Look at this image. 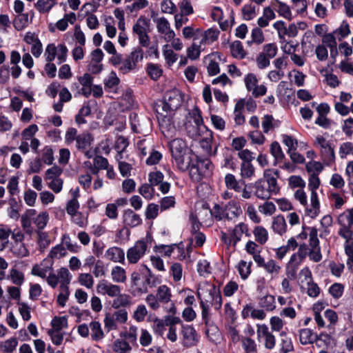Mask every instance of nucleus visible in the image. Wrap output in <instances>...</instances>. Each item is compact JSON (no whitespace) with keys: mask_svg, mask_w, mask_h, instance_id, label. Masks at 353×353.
I'll return each instance as SVG.
<instances>
[{"mask_svg":"<svg viewBox=\"0 0 353 353\" xmlns=\"http://www.w3.org/2000/svg\"><path fill=\"white\" fill-rule=\"evenodd\" d=\"M335 142L326 132L315 137L314 147L318 150L322 160L327 165H331L335 161Z\"/></svg>","mask_w":353,"mask_h":353,"instance_id":"1","label":"nucleus"},{"mask_svg":"<svg viewBox=\"0 0 353 353\" xmlns=\"http://www.w3.org/2000/svg\"><path fill=\"white\" fill-rule=\"evenodd\" d=\"M210 212L217 221H232L241 215L243 211L239 201L232 199L222 205H215Z\"/></svg>","mask_w":353,"mask_h":353,"instance_id":"2","label":"nucleus"},{"mask_svg":"<svg viewBox=\"0 0 353 353\" xmlns=\"http://www.w3.org/2000/svg\"><path fill=\"white\" fill-rule=\"evenodd\" d=\"M197 296L200 302L211 303L216 310L222 305V297L219 290L208 281L200 282L197 289Z\"/></svg>","mask_w":353,"mask_h":353,"instance_id":"3","label":"nucleus"},{"mask_svg":"<svg viewBox=\"0 0 353 353\" xmlns=\"http://www.w3.org/2000/svg\"><path fill=\"white\" fill-rule=\"evenodd\" d=\"M294 199L304 208V214L311 219H315L320 213V201L318 195L310 194V201L304 190H296L294 193Z\"/></svg>","mask_w":353,"mask_h":353,"instance_id":"4","label":"nucleus"},{"mask_svg":"<svg viewBox=\"0 0 353 353\" xmlns=\"http://www.w3.org/2000/svg\"><path fill=\"white\" fill-rule=\"evenodd\" d=\"M249 188L253 190L255 196L262 200L268 199L272 194H276L279 192V186L275 185L272 180L269 184L265 179H258L250 183Z\"/></svg>","mask_w":353,"mask_h":353,"instance_id":"5","label":"nucleus"},{"mask_svg":"<svg viewBox=\"0 0 353 353\" xmlns=\"http://www.w3.org/2000/svg\"><path fill=\"white\" fill-rule=\"evenodd\" d=\"M172 159L179 170L185 172L188 170H190L192 176L196 174L200 175L198 169L199 162L196 156L192 152L191 150L188 152H185L183 154L176 156Z\"/></svg>","mask_w":353,"mask_h":353,"instance_id":"6","label":"nucleus"},{"mask_svg":"<svg viewBox=\"0 0 353 353\" xmlns=\"http://www.w3.org/2000/svg\"><path fill=\"white\" fill-rule=\"evenodd\" d=\"M72 278V274L68 269L62 267L57 270V273H52L48 278L47 283L52 288H55L60 284L59 288H69V285Z\"/></svg>","mask_w":353,"mask_h":353,"instance_id":"7","label":"nucleus"},{"mask_svg":"<svg viewBox=\"0 0 353 353\" xmlns=\"http://www.w3.org/2000/svg\"><path fill=\"white\" fill-rule=\"evenodd\" d=\"M150 22L145 17H139L132 27V32L137 35L139 44L148 47L150 43L148 35Z\"/></svg>","mask_w":353,"mask_h":353,"instance_id":"8","label":"nucleus"},{"mask_svg":"<svg viewBox=\"0 0 353 353\" xmlns=\"http://www.w3.org/2000/svg\"><path fill=\"white\" fill-rule=\"evenodd\" d=\"M181 92L178 89H173L168 91L162 102L161 110L174 112L182 103Z\"/></svg>","mask_w":353,"mask_h":353,"instance_id":"9","label":"nucleus"},{"mask_svg":"<svg viewBox=\"0 0 353 353\" xmlns=\"http://www.w3.org/2000/svg\"><path fill=\"white\" fill-rule=\"evenodd\" d=\"M143 50L140 47H136L132 49L130 54L123 60L122 65L119 67V70L123 74L134 70L138 63L143 59Z\"/></svg>","mask_w":353,"mask_h":353,"instance_id":"10","label":"nucleus"},{"mask_svg":"<svg viewBox=\"0 0 353 353\" xmlns=\"http://www.w3.org/2000/svg\"><path fill=\"white\" fill-rule=\"evenodd\" d=\"M148 241L143 239L135 242L133 246L130 247L126 252L128 262L135 264L142 259L148 250Z\"/></svg>","mask_w":353,"mask_h":353,"instance_id":"11","label":"nucleus"},{"mask_svg":"<svg viewBox=\"0 0 353 353\" xmlns=\"http://www.w3.org/2000/svg\"><path fill=\"white\" fill-rule=\"evenodd\" d=\"M259 80L253 73H248L244 77V83L248 92H250L254 98L265 95L267 92V87L265 85H259Z\"/></svg>","mask_w":353,"mask_h":353,"instance_id":"12","label":"nucleus"},{"mask_svg":"<svg viewBox=\"0 0 353 353\" xmlns=\"http://www.w3.org/2000/svg\"><path fill=\"white\" fill-rule=\"evenodd\" d=\"M256 327L259 341L263 342L267 349H273L276 344V339L272 333L269 331L268 327L265 324H257Z\"/></svg>","mask_w":353,"mask_h":353,"instance_id":"13","label":"nucleus"},{"mask_svg":"<svg viewBox=\"0 0 353 353\" xmlns=\"http://www.w3.org/2000/svg\"><path fill=\"white\" fill-rule=\"evenodd\" d=\"M97 292L101 295L114 298L119 295L121 292V288L117 284H114L107 280L103 279L99 281L97 285Z\"/></svg>","mask_w":353,"mask_h":353,"instance_id":"14","label":"nucleus"},{"mask_svg":"<svg viewBox=\"0 0 353 353\" xmlns=\"http://www.w3.org/2000/svg\"><path fill=\"white\" fill-rule=\"evenodd\" d=\"M157 119L161 132L165 136L169 135L170 132H172L174 130V124L172 122V115L174 112L162 110L160 112L159 110H157Z\"/></svg>","mask_w":353,"mask_h":353,"instance_id":"15","label":"nucleus"},{"mask_svg":"<svg viewBox=\"0 0 353 353\" xmlns=\"http://www.w3.org/2000/svg\"><path fill=\"white\" fill-rule=\"evenodd\" d=\"M156 23L157 29L159 33L162 36L163 40L169 43L176 34L174 31L171 28L169 21L165 17H159L154 19Z\"/></svg>","mask_w":353,"mask_h":353,"instance_id":"16","label":"nucleus"},{"mask_svg":"<svg viewBox=\"0 0 353 353\" xmlns=\"http://www.w3.org/2000/svg\"><path fill=\"white\" fill-rule=\"evenodd\" d=\"M52 265L53 262L51 259H45L40 263L36 264L32 267L31 273L41 279H46L47 281L50 275H52Z\"/></svg>","mask_w":353,"mask_h":353,"instance_id":"17","label":"nucleus"},{"mask_svg":"<svg viewBox=\"0 0 353 353\" xmlns=\"http://www.w3.org/2000/svg\"><path fill=\"white\" fill-rule=\"evenodd\" d=\"M182 343L183 346L189 347L195 345L198 341L197 334L194 328L189 325H183L181 327Z\"/></svg>","mask_w":353,"mask_h":353,"instance_id":"18","label":"nucleus"},{"mask_svg":"<svg viewBox=\"0 0 353 353\" xmlns=\"http://www.w3.org/2000/svg\"><path fill=\"white\" fill-rule=\"evenodd\" d=\"M23 39L27 44L31 46L30 52L32 55L36 58L39 57L43 52V46L38 35L28 32L26 34Z\"/></svg>","mask_w":353,"mask_h":353,"instance_id":"19","label":"nucleus"},{"mask_svg":"<svg viewBox=\"0 0 353 353\" xmlns=\"http://www.w3.org/2000/svg\"><path fill=\"white\" fill-rule=\"evenodd\" d=\"M230 234L232 237L234 247L241 240L243 234L250 236L248 226L243 222L239 223L233 228L230 230Z\"/></svg>","mask_w":353,"mask_h":353,"instance_id":"20","label":"nucleus"},{"mask_svg":"<svg viewBox=\"0 0 353 353\" xmlns=\"http://www.w3.org/2000/svg\"><path fill=\"white\" fill-rule=\"evenodd\" d=\"M105 258L114 263H124L125 252L122 248L112 246L105 251Z\"/></svg>","mask_w":353,"mask_h":353,"instance_id":"21","label":"nucleus"},{"mask_svg":"<svg viewBox=\"0 0 353 353\" xmlns=\"http://www.w3.org/2000/svg\"><path fill=\"white\" fill-rule=\"evenodd\" d=\"M78 81L81 85L79 93L85 97H90L92 92V85L93 83V77L89 73H85L78 77Z\"/></svg>","mask_w":353,"mask_h":353,"instance_id":"22","label":"nucleus"},{"mask_svg":"<svg viewBox=\"0 0 353 353\" xmlns=\"http://www.w3.org/2000/svg\"><path fill=\"white\" fill-rule=\"evenodd\" d=\"M216 59L222 60L221 53L214 52L205 57V61L208 62L207 70L210 76H214L220 72L219 65L216 62Z\"/></svg>","mask_w":353,"mask_h":353,"instance_id":"23","label":"nucleus"},{"mask_svg":"<svg viewBox=\"0 0 353 353\" xmlns=\"http://www.w3.org/2000/svg\"><path fill=\"white\" fill-rule=\"evenodd\" d=\"M170 149L172 158L190 151L185 141L181 139H174L171 141Z\"/></svg>","mask_w":353,"mask_h":353,"instance_id":"24","label":"nucleus"},{"mask_svg":"<svg viewBox=\"0 0 353 353\" xmlns=\"http://www.w3.org/2000/svg\"><path fill=\"white\" fill-rule=\"evenodd\" d=\"M131 282L134 295H139L148 292L146 284L142 283L143 281H141V275L139 272H133L131 274Z\"/></svg>","mask_w":353,"mask_h":353,"instance_id":"25","label":"nucleus"},{"mask_svg":"<svg viewBox=\"0 0 353 353\" xmlns=\"http://www.w3.org/2000/svg\"><path fill=\"white\" fill-rule=\"evenodd\" d=\"M287 228L286 221L283 215L273 217L271 228L274 233L283 236L287 232Z\"/></svg>","mask_w":353,"mask_h":353,"instance_id":"26","label":"nucleus"},{"mask_svg":"<svg viewBox=\"0 0 353 353\" xmlns=\"http://www.w3.org/2000/svg\"><path fill=\"white\" fill-rule=\"evenodd\" d=\"M119 83L120 79L114 71H111L103 80L105 90L110 92H116Z\"/></svg>","mask_w":353,"mask_h":353,"instance_id":"27","label":"nucleus"},{"mask_svg":"<svg viewBox=\"0 0 353 353\" xmlns=\"http://www.w3.org/2000/svg\"><path fill=\"white\" fill-rule=\"evenodd\" d=\"M272 6L274 10L278 12L279 16L288 19H292V14L291 12V9L288 5L286 3L279 1L275 0L274 2L272 3Z\"/></svg>","mask_w":353,"mask_h":353,"instance_id":"28","label":"nucleus"},{"mask_svg":"<svg viewBox=\"0 0 353 353\" xmlns=\"http://www.w3.org/2000/svg\"><path fill=\"white\" fill-rule=\"evenodd\" d=\"M224 182L228 189L233 190L236 192H241V186L245 185V181H237L232 174H227L224 178Z\"/></svg>","mask_w":353,"mask_h":353,"instance_id":"29","label":"nucleus"},{"mask_svg":"<svg viewBox=\"0 0 353 353\" xmlns=\"http://www.w3.org/2000/svg\"><path fill=\"white\" fill-rule=\"evenodd\" d=\"M123 219L124 223L130 227H136L140 225L142 222V219L140 216L134 213L130 209H128L124 211Z\"/></svg>","mask_w":353,"mask_h":353,"instance_id":"30","label":"nucleus"},{"mask_svg":"<svg viewBox=\"0 0 353 353\" xmlns=\"http://www.w3.org/2000/svg\"><path fill=\"white\" fill-rule=\"evenodd\" d=\"M57 3V0H38L34 8L40 14H48Z\"/></svg>","mask_w":353,"mask_h":353,"instance_id":"31","label":"nucleus"},{"mask_svg":"<svg viewBox=\"0 0 353 353\" xmlns=\"http://www.w3.org/2000/svg\"><path fill=\"white\" fill-rule=\"evenodd\" d=\"M76 21L77 15L74 12H71L66 13L63 15L62 19H59L56 23V27L60 31H64L68 28L69 23L74 24Z\"/></svg>","mask_w":353,"mask_h":353,"instance_id":"32","label":"nucleus"},{"mask_svg":"<svg viewBox=\"0 0 353 353\" xmlns=\"http://www.w3.org/2000/svg\"><path fill=\"white\" fill-rule=\"evenodd\" d=\"M111 279L114 283H123L126 281L127 275L125 270L119 265L112 268L110 272Z\"/></svg>","mask_w":353,"mask_h":353,"instance_id":"33","label":"nucleus"},{"mask_svg":"<svg viewBox=\"0 0 353 353\" xmlns=\"http://www.w3.org/2000/svg\"><path fill=\"white\" fill-rule=\"evenodd\" d=\"M156 296L161 303H168L172 296L170 289L165 285H160L157 290Z\"/></svg>","mask_w":353,"mask_h":353,"instance_id":"34","label":"nucleus"},{"mask_svg":"<svg viewBox=\"0 0 353 353\" xmlns=\"http://www.w3.org/2000/svg\"><path fill=\"white\" fill-rule=\"evenodd\" d=\"M316 339V336L310 329H301L299 332V340L302 345L313 343Z\"/></svg>","mask_w":353,"mask_h":353,"instance_id":"35","label":"nucleus"},{"mask_svg":"<svg viewBox=\"0 0 353 353\" xmlns=\"http://www.w3.org/2000/svg\"><path fill=\"white\" fill-rule=\"evenodd\" d=\"M299 286L301 289H305L306 285L313 281L312 274L310 270L305 267L303 268L299 272Z\"/></svg>","mask_w":353,"mask_h":353,"instance_id":"36","label":"nucleus"},{"mask_svg":"<svg viewBox=\"0 0 353 353\" xmlns=\"http://www.w3.org/2000/svg\"><path fill=\"white\" fill-rule=\"evenodd\" d=\"M230 52L233 57L239 59H243L246 55L243 44L239 41H235L231 43Z\"/></svg>","mask_w":353,"mask_h":353,"instance_id":"37","label":"nucleus"},{"mask_svg":"<svg viewBox=\"0 0 353 353\" xmlns=\"http://www.w3.org/2000/svg\"><path fill=\"white\" fill-rule=\"evenodd\" d=\"M333 32L339 41L342 40L351 34L350 25L345 20H343L340 24L339 27L334 30Z\"/></svg>","mask_w":353,"mask_h":353,"instance_id":"38","label":"nucleus"},{"mask_svg":"<svg viewBox=\"0 0 353 353\" xmlns=\"http://www.w3.org/2000/svg\"><path fill=\"white\" fill-rule=\"evenodd\" d=\"M90 335L92 339L98 341L104 336L101 325L99 322L92 321L90 323Z\"/></svg>","mask_w":353,"mask_h":353,"instance_id":"39","label":"nucleus"},{"mask_svg":"<svg viewBox=\"0 0 353 353\" xmlns=\"http://www.w3.org/2000/svg\"><path fill=\"white\" fill-rule=\"evenodd\" d=\"M339 234L345 240L344 248H347L348 245L353 246V232L350 226H341Z\"/></svg>","mask_w":353,"mask_h":353,"instance_id":"40","label":"nucleus"},{"mask_svg":"<svg viewBox=\"0 0 353 353\" xmlns=\"http://www.w3.org/2000/svg\"><path fill=\"white\" fill-rule=\"evenodd\" d=\"M252 265V261H245L241 260L239 262L237 265V270L241 278L245 280L248 278L251 274V266Z\"/></svg>","mask_w":353,"mask_h":353,"instance_id":"41","label":"nucleus"},{"mask_svg":"<svg viewBox=\"0 0 353 353\" xmlns=\"http://www.w3.org/2000/svg\"><path fill=\"white\" fill-rule=\"evenodd\" d=\"M338 223L341 226L353 225V208L341 213L338 217Z\"/></svg>","mask_w":353,"mask_h":353,"instance_id":"42","label":"nucleus"},{"mask_svg":"<svg viewBox=\"0 0 353 353\" xmlns=\"http://www.w3.org/2000/svg\"><path fill=\"white\" fill-rule=\"evenodd\" d=\"M94 168L91 169V172L93 174H98L100 170H105L109 165L108 161L106 158L97 156L93 161Z\"/></svg>","mask_w":353,"mask_h":353,"instance_id":"43","label":"nucleus"},{"mask_svg":"<svg viewBox=\"0 0 353 353\" xmlns=\"http://www.w3.org/2000/svg\"><path fill=\"white\" fill-rule=\"evenodd\" d=\"M219 34V31L216 28H210L207 30L201 41L200 43L203 45L210 44L214 42L217 39Z\"/></svg>","mask_w":353,"mask_h":353,"instance_id":"44","label":"nucleus"},{"mask_svg":"<svg viewBox=\"0 0 353 353\" xmlns=\"http://www.w3.org/2000/svg\"><path fill=\"white\" fill-rule=\"evenodd\" d=\"M163 55L165 58L166 63L171 66L177 60V54L172 50L168 44L163 46Z\"/></svg>","mask_w":353,"mask_h":353,"instance_id":"45","label":"nucleus"},{"mask_svg":"<svg viewBox=\"0 0 353 353\" xmlns=\"http://www.w3.org/2000/svg\"><path fill=\"white\" fill-rule=\"evenodd\" d=\"M255 240L261 245L265 244L268 239V232L267 230L262 226H256L253 230Z\"/></svg>","mask_w":353,"mask_h":353,"instance_id":"46","label":"nucleus"},{"mask_svg":"<svg viewBox=\"0 0 353 353\" xmlns=\"http://www.w3.org/2000/svg\"><path fill=\"white\" fill-rule=\"evenodd\" d=\"M259 305L266 311H272L276 308L275 298L270 294L265 295L260 299Z\"/></svg>","mask_w":353,"mask_h":353,"instance_id":"47","label":"nucleus"},{"mask_svg":"<svg viewBox=\"0 0 353 353\" xmlns=\"http://www.w3.org/2000/svg\"><path fill=\"white\" fill-rule=\"evenodd\" d=\"M258 8L252 4H245L242 8V14L245 20L249 21L256 17Z\"/></svg>","mask_w":353,"mask_h":353,"instance_id":"48","label":"nucleus"},{"mask_svg":"<svg viewBox=\"0 0 353 353\" xmlns=\"http://www.w3.org/2000/svg\"><path fill=\"white\" fill-rule=\"evenodd\" d=\"M112 350L117 353H130L132 347L127 341L117 339L114 342Z\"/></svg>","mask_w":353,"mask_h":353,"instance_id":"49","label":"nucleus"},{"mask_svg":"<svg viewBox=\"0 0 353 353\" xmlns=\"http://www.w3.org/2000/svg\"><path fill=\"white\" fill-rule=\"evenodd\" d=\"M112 301V306L114 308H119L120 307H126L131 304L130 297L125 294H119Z\"/></svg>","mask_w":353,"mask_h":353,"instance_id":"50","label":"nucleus"},{"mask_svg":"<svg viewBox=\"0 0 353 353\" xmlns=\"http://www.w3.org/2000/svg\"><path fill=\"white\" fill-rule=\"evenodd\" d=\"M290 81L296 86L301 87L304 85L305 75L296 70H293L289 73Z\"/></svg>","mask_w":353,"mask_h":353,"instance_id":"51","label":"nucleus"},{"mask_svg":"<svg viewBox=\"0 0 353 353\" xmlns=\"http://www.w3.org/2000/svg\"><path fill=\"white\" fill-rule=\"evenodd\" d=\"M11 252L18 257L26 256L29 253L24 243L21 241L14 242L12 244Z\"/></svg>","mask_w":353,"mask_h":353,"instance_id":"52","label":"nucleus"},{"mask_svg":"<svg viewBox=\"0 0 353 353\" xmlns=\"http://www.w3.org/2000/svg\"><path fill=\"white\" fill-rule=\"evenodd\" d=\"M305 257H303L301 254H298L296 252L293 254L288 263L287 268L295 272L302 263Z\"/></svg>","mask_w":353,"mask_h":353,"instance_id":"53","label":"nucleus"},{"mask_svg":"<svg viewBox=\"0 0 353 353\" xmlns=\"http://www.w3.org/2000/svg\"><path fill=\"white\" fill-rule=\"evenodd\" d=\"M337 38L334 34V32L332 33L325 34L322 39L323 43L325 44L327 47L330 48L331 53L332 52L336 51V40Z\"/></svg>","mask_w":353,"mask_h":353,"instance_id":"54","label":"nucleus"},{"mask_svg":"<svg viewBox=\"0 0 353 353\" xmlns=\"http://www.w3.org/2000/svg\"><path fill=\"white\" fill-rule=\"evenodd\" d=\"M11 233L12 230L8 225L3 224L0 225V241L2 245V248L0 249V250H1L8 245V239Z\"/></svg>","mask_w":353,"mask_h":353,"instance_id":"55","label":"nucleus"},{"mask_svg":"<svg viewBox=\"0 0 353 353\" xmlns=\"http://www.w3.org/2000/svg\"><path fill=\"white\" fill-rule=\"evenodd\" d=\"M306 230L308 231L310 248H320L317 229L315 228H307Z\"/></svg>","mask_w":353,"mask_h":353,"instance_id":"56","label":"nucleus"},{"mask_svg":"<svg viewBox=\"0 0 353 353\" xmlns=\"http://www.w3.org/2000/svg\"><path fill=\"white\" fill-rule=\"evenodd\" d=\"M321 184L319 176L315 174H311L308 179L307 188L310 191V194L318 195L316 190Z\"/></svg>","mask_w":353,"mask_h":353,"instance_id":"57","label":"nucleus"},{"mask_svg":"<svg viewBox=\"0 0 353 353\" xmlns=\"http://www.w3.org/2000/svg\"><path fill=\"white\" fill-rule=\"evenodd\" d=\"M8 279H10L14 284L21 285L24 281V275L21 271L15 268H12L8 276Z\"/></svg>","mask_w":353,"mask_h":353,"instance_id":"58","label":"nucleus"},{"mask_svg":"<svg viewBox=\"0 0 353 353\" xmlns=\"http://www.w3.org/2000/svg\"><path fill=\"white\" fill-rule=\"evenodd\" d=\"M92 141L91 136L88 133H82L78 135L76 141L77 147L79 149H86Z\"/></svg>","mask_w":353,"mask_h":353,"instance_id":"59","label":"nucleus"},{"mask_svg":"<svg viewBox=\"0 0 353 353\" xmlns=\"http://www.w3.org/2000/svg\"><path fill=\"white\" fill-rule=\"evenodd\" d=\"M330 199L332 202L333 206L336 209H340L345 203L346 199L343 193H339L332 192L330 193Z\"/></svg>","mask_w":353,"mask_h":353,"instance_id":"60","label":"nucleus"},{"mask_svg":"<svg viewBox=\"0 0 353 353\" xmlns=\"http://www.w3.org/2000/svg\"><path fill=\"white\" fill-rule=\"evenodd\" d=\"M78 282L88 289H91L94 283L93 276L89 273H81L78 276Z\"/></svg>","mask_w":353,"mask_h":353,"instance_id":"61","label":"nucleus"},{"mask_svg":"<svg viewBox=\"0 0 353 353\" xmlns=\"http://www.w3.org/2000/svg\"><path fill=\"white\" fill-rule=\"evenodd\" d=\"M254 174V168L250 162H243L241 165V176L243 179H251Z\"/></svg>","mask_w":353,"mask_h":353,"instance_id":"62","label":"nucleus"},{"mask_svg":"<svg viewBox=\"0 0 353 353\" xmlns=\"http://www.w3.org/2000/svg\"><path fill=\"white\" fill-rule=\"evenodd\" d=\"M148 314V310L145 305H138L133 312V318L137 322H143Z\"/></svg>","mask_w":353,"mask_h":353,"instance_id":"63","label":"nucleus"},{"mask_svg":"<svg viewBox=\"0 0 353 353\" xmlns=\"http://www.w3.org/2000/svg\"><path fill=\"white\" fill-rule=\"evenodd\" d=\"M275 121L272 115L266 114L262 119L261 125L264 133H268L275 126Z\"/></svg>","mask_w":353,"mask_h":353,"instance_id":"64","label":"nucleus"}]
</instances>
